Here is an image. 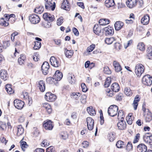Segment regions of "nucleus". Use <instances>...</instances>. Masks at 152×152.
Returning a JSON list of instances; mask_svg holds the SVG:
<instances>
[{
    "label": "nucleus",
    "instance_id": "7ed1b4c3",
    "mask_svg": "<svg viewBox=\"0 0 152 152\" xmlns=\"http://www.w3.org/2000/svg\"><path fill=\"white\" fill-rule=\"evenodd\" d=\"M142 82L144 85L150 86L152 84V77L148 75H145L142 78Z\"/></svg>",
    "mask_w": 152,
    "mask_h": 152
},
{
    "label": "nucleus",
    "instance_id": "c9c22d12",
    "mask_svg": "<svg viewBox=\"0 0 152 152\" xmlns=\"http://www.w3.org/2000/svg\"><path fill=\"white\" fill-rule=\"evenodd\" d=\"M124 92L125 94L128 96H130L132 94V91L129 87L125 88H124Z\"/></svg>",
    "mask_w": 152,
    "mask_h": 152
},
{
    "label": "nucleus",
    "instance_id": "864d4df0",
    "mask_svg": "<svg viewBox=\"0 0 152 152\" xmlns=\"http://www.w3.org/2000/svg\"><path fill=\"white\" fill-rule=\"evenodd\" d=\"M109 140L110 142L113 141L115 138V135L113 132H111L109 134L108 136Z\"/></svg>",
    "mask_w": 152,
    "mask_h": 152
},
{
    "label": "nucleus",
    "instance_id": "39448f33",
    "mask_svg": "<svg viewBox=\"0 0 152 152\" xmlns=\"http://www.w3.org/2000/svg\"><path fill=\"white\" fill-rule=\"evenodd\" d=\"M43 126L45 129L51 130L53 129V125L50 120H47L43 122Z\"/></svg>",
    "mask_w": 152,
    "mask_h": 152
},
{
    "label": "nucleus",
    "instance_id": "c85d7f7f",
    "mask_svg": "<svg viewBox=\"0 0 152 152\" xmlns=\"http://www.w3.org/2000/svg\"><path fill=\"white\" fill-rule=\"evenodd\" d=\"M67 79L69 82L71 84L73 85L75 83V77L72 75L69 74L68 76Z\"/></svg>",
    "mask_w": 152,
    "mask_h": 152
},
{
    "label": "nucleus",
    "instance_id": "ea45409f",
    "mask_svg": "<svg viewBox=\"0 0 152 152\" xmlns=\"http://www.w3.org/2000/svg\"><path fill=\"white\" fill-rule=\"evenodd\" d=\"M60 138L63 140H66L68 137V134L66 132H61L60 135Z\"/></svg>",
    "mask_w": 152,
    "mask_h": 152
},
{
    "label": "nucleus",
    "instance_id": "0e129e2a",
    "mask_svg": "<svg viewBox=\"0 0 152 152\" xmlns=\"http://www.w3.org/2000/svg\"><path fill=\"white\" fill-rule=\"evenodd\" d=\"M123 97V95L122 94H119L116 97V99L117 101H120L121 100Z\"/></svg>",
    "mask_w": 152,
    "mask_h": 152
},
{
    "label": "nucleus",
    "instance_id": "bf43d9fd",
    "mask_svg": "<svg viewBox=\"0 0 152 152\" xmlns=\"http://www.w3.org/2000/svg\"><path fill=\"white\" fill-rule=\"evenodd\" d=\"M46 152H55L54 147L53 146H50L48 148H47Z\"/></svg>",
    "mask_w": 152,
    "mask_h": 152
},
{
    "label": "nucleus",
    "instance_id": "cd10ccee",
    "mask_svg": "<svg viewBox=\"0 0 152 152\" xmlns=\"http://www.w3.org/2000/svg\"><path fill=\"white\" fill-rule=\"evenodd\" d=\"M87 111L88 113L90 115H94L96 114L95 111L92 106L88 107L87 108Z\"/></svg>",
    "mask_w": 152,
    "mask_h": 152
},
{
    "label": "nucleus",
    "instance_id": "f704fd0d",
    "mask_svg": "<svg viewBox=\"0 0 152 152\" xmlns=\"http://www.w3.org/2000/svg\"><path fill=\"white\" fill-rule=\"evenodd\" d=\"M64 52L66 56L68 58H71L73 54V52L72 51L68 50L66 49H65Z\"/></svg>",
    "mask_w": 152,
    "mask_h": 152
},
{
    "label": "nucleus",
    "instance_id": "b1692460",
    "mask_svg": "<svg viewBox=\"0 0 152 152\" xmlns=\"http://www.w3.org/2000/svg\"><path fill=\"white\" fill-rule=\"evenodd\" d=\"M150 18L149 15L146 14L142 18L141 20V22L143 25L148 24Z\"/></svg>",
    "mask_w": 152,
    "mask_h": 152
},
{
    "label": "nucleus",
    "instance_id": "338daca9",
    "mask_svg": "<svg viewBox=\"0 0 152 152\" xmlns=\"http://www.w3.org/2000/svg\"><path fill=\"white\" fill-rule=\"evenodd\" d=\"M10 45V41H7L4 42L3 43V48L4 47L5 48L9 46Z\"/></svg>",
    "mask_w": 152,
    "mask_h": 152
},
{
    "label": "nucleus",
    "instance_id": "ddd939ff",
    "mask_svg": "<svg viewBox=\"0 0 152 152\" xmlns=\"http://www.w3.org/2000/svg\"><path fill=\"white\" fill-rule=\"evenodd\" d=\"M137 1V0H128L126 2V4L129 8H132L136 6Z\"/></svg>",
    "mask_w": 152,
    "mask_h": 152
},
{
    "label": "nucleus",
    "instance_id": "a19ab883",
    "mask_svg": "<svg viewBox=\"0 0 152 152\" xmlns=\"http://www.w3.org/2000/svg\"><path fill=\"white\" fill-rule=\"evenodd\" d=\"M124 117L125 115L124 114V111L122 110H119L118 113V119H121L120 120H124Z\"/></svg>",
    "mask_w": 152,
    "mask_h": 152
},
{
    "label": "nucleus",
    "instance_id": "3c124183",
    "mask_svg": "<svg viewBox=\"0 0 152 152\" xmlns=\"http://www.w3.org/2000/svg\"><path fill=\"white\" fill-rule=\"evenodd\" d=\"M145 141L149 143L152 147V136H147L144 139Z\"/></svg>",
    "mask_w": 152,
    "mask_h": 152
},
{
    "label": "nucleus",
    "instance_id": "393cba45",
    "mask_svg": "<svg viewBox=\"0 0 152 152\" xmlns=\"http://www.w3.org/2000/svg\"><path fill=\"white\" fill-rule=\"evenodd\" d=\"M124 25V23L120 21H117L115 24V27L116 31H119L121 29Z\"/></svg>",
    "mask_w": 152,
    "mask_h": 152
},
{
    "label": "nucleus",
    "instance_id": "9b49d317",
    "mask_svg": "<svg viewBox=\"0 0 152 152\" xmlns=\"http://www.w3.org/2000/svg\"><path fill=\"white\" fill-rule=\"evenodd\" d=\"M14 103L15 107L18 109H22L24 105L23 102L17 99L14 100Z\"/></svg>",
    "mask_w": 152,
    "mask_h": 152
},
{
    "label": "nucleus",
    "instance_id": "1a4fd4ad",
    "mask_svg": "<svg viewBox=\"0 0 152 152\" xmlns=\"http://www.w3.org/2000/svg\"><path fill=\"white\" fill-rule=\"evenodd\" d=\"M29 20L32 23L35 24L38 23L40 21V19L38 16L34 14L29 16Z\"/></svg>",
    "mask_w": 152,
    "mask_h": 152
},
{
    "label": "nucleus",
    "instance_id": "680f3d73",
    "mask_svg": "<svg viewBox=\"0 0 152 152\" xmlns=\"http://www.w3.org/2000/svg\"><path fill=\"white\" fill-rule=\"evenodd\" d=\"M114 47L117 50H119L121 49V46L119 43L116 42L115 44Z\"/></svg>",
    "mask_w": 152,
    "mask_h": 152
},
{
    "label": "nucleus",
    "instance_id": "a18cd8bd",
    "mask_svg": "<svg viewBox=\"0 0 152 152\" xmlns=\"http://www.w3.org/2000/svg\"><path fill=\"white\" fill-rule=\"evenodd\" d=\"M124 145V142L121 140L118 141L116 144V146L118 148H122Z\"/></svg>",
    "mask_w": 152,
    "mask_h": 152
},
{
    "label": "nucleus",
    "instance_id": "423d86ee",
    "mask_svg": "<svg viewBox=\"0 0 152 152\" xmlns=\"http://www.w3.org/2000/svg\"><path fill=\"white\" fill-rule=\"evenodd\" d=\"M86 122L87 123V128L89 130H92L94 126V121L93 119L91 117H88L86 119Z\"/></svg>",
    "mask_w": 152,
    "mask_h": 152
},
{
    "label": "nucleus",
    "instance_id": "0eeeda50",
    "mask_svg": "<svg viewBox=\"0 0 152 152\" xmlns=\"http://www.w3.org/2000/svg\"><path fill=\"white\" fill-rule=\"evenodd\" d=\"M45 99L48 101L53 102L56 100V96L50 92H47L45 95Z\"/></svg>",
    "mask_w": 152,
    "mask_h": 152
},
{
    "label": "nucleus",
    "instance_id": "f257e3e1",
    "mask_svg": "<svg viewBox=\"0 0 152 152\" xmlns=\"http://www.w3.org/2000/svg\"><path fill=\"white\" fill-rule=\"evenodd\" d=\"M144 70V66L141 64H137L135 67V73L138 77H140Z\"/></svg>",
    "mask_w": 152,
    "mask_h": 152
},
{
    "label": "nucleus",
    "instance_id": "09e8293b",
    "mask_svg": "<svg viewBox=\"0 0 152 152\" xmlns=\"http://www.w3.org/2000/svg\"><path fill=\"white\" fill-rule=\"evenodd\" d=\"M137 48L141 51L144 50L145 49V45L143 42L139 43L137 45Z\"/></svg>",
    "mask_w": 152,
    "mask_h": 152
},
{
    "label": "nucleus",
    "instance_id": "4be33fe9",
    "mask_svg": "<svg viewBox=\"0 0 152 152\" xmlns=\"http://www.w3.org/2000/svg\"><path fill=\"white\" fill-rule=\"evenodd\" d=\"M140 100V98L138 95H137L135 97L133 103L132 105L133 107L134 110H135L137 109L138 105V102Z\"/></svg>",
    "mask_w": 152,
    "mask_h": 152
},
{
    "label": "nucleus",
    "instance_id": "72a5a7b5",
    "mask_svg": "<svg viewBox=\"0 0 152 152\" xmlns=\"http://www.w3.org/2000/svg\"><path fill=\"white\" fill-rule=\"evenodd\" d=\"M26 59V57L23 54L21 55L20 57L18 59V62L19 64L22 65L23 64Z\"/></svg>",
    "mask_w": 152,
    "mask_h": 152
},
{
    "label": "nucleus",
    "instance_id": "5fc2aeb1",
    "mask_svg": "<svg viewBox=\"0 0 152 152\" xmlns=\"http://www.w3.org/2000/svg\"><path fill=\"white\" fill-rule=\"evenodd\" d=\"M39 56L37 53H35L33 56V59L35 61H37L39 59Z\"/></svg>",
    "mask_w": 152,
    "mask_h": 152
},
{
    "label": "nucleus",
    "instance_id": "6e6d98bb",
    "mask_svg": "<svg viewBox=\"0 0 152 152\" xmlns=\"http://www.w3.org/2000/svg\"><path fill=\"white\" fill-rule=\"evenodd\" d=\"M64 18L63 17H61L57 20V24L59 26L61 25L63 23Z\"/></svg>",
    "mask_w": 152,
    "mask_h": 152
},
{
    "label": "nucleus",
    "instance_id": "2f4dec72",
    "mask_svg": "<svg viewBox=\"0 0 152 152\" xmlns=\"http://www.w3.org/2000/svg\"><path fill=\"white\" fill-rule=\"evenodd\" d=\"M93 30L94 32L96 34L99 35L101 32V28L97 25H94Z\"/></svg>",
    "mask_w": 152,
    "mask_h": 152
},
{
    "label": "nucleus",
    "instance_id": "a878e982",
    "mask_svg": "<svg viewBox=\"0 0 152 152\" xmlns=\"http://www.w3.org/2000/svg\"><path fill=\"white\" fill-rule=\"evenodd\" d=\"M132 114L130 113L128 116L126 118V120L127 123L129 125H131L132 123V121L133 119V117L132 116Z\"/></svg>",
    "mask_w": 152,
    "mask_h": 152
},
{
    "label": "nucleus",
    "instance_id": "6ab92c4d",
    "mask_svg": "<svg viewBox=\"0 0 152 152\" xmlns=\"http://www.w3.org/2000/svg\"><path fill=\"white\" fill-rule=\"evenodd\" d=\"M7 71L4 69H1L0 71V77L4 80H6L8 78Z\"/></svg>",
    "mask_w": 152,
    "mask_h": 152
},
{
    "label": "nucleus",
    "instance_id": "4468645a",
    "mask_svg": "<svg viewBox=\"0 0 152 152\" xmlns=\"http://www.w3.org/2000/svg\"><path fill=\"white\" fill-rule=\"evenodd\" d=\"M43 18L45 20L49 22H52L54 19L53 15L48 13H44L43 15Z\"/></svg>",
    "mask_w": 152,
    "mask_h": 152
},
{
    "label": "nucleus",
    "instance_id": "aec40b11",
    "mask_svg": "<svg viewBox=\"0 0 152 152\" xmlns=\"http://www.w3.org/2000/svg\"><path fill=\"white\" fill-rule=\"evenodd\" d=\"M113 65L116 72H119L121 70V66L119 63L117 61H114L113 62Z\"/></svg>",
    "mask_w": 152,
    "mask_h": 152
},
{
    "label": "nucleus",
    "instance_id": "9d476101",
    "mask_svg": "<svg viewBox=\"0 0 152 152\" xmlns=\"http://www.w3.org/2000/svg\"><path fill=\"white\" fill-rule=\"evenodd\" d=\"M49 67V64L47 62L45 61L43 63L41 67V69L44 75L47 74Z\"/></svg>",
    "mask_w": 152,
    "mask_h": 152
},
{
    "label": "nucleus",
    "instance_id": "e433bc0d",
    "mask_svg": "<svg viewBox=\"0 0 152 152\" xmlns=\"http://www.w3.org/2000/svg\"><path fill=\"white\" fill-rule=\"evenodd\" d=\"M147 56L149 59H152V50L151 46L148 47L147 50Z\"/></svg>",
    "mask_w": 152,
    "mask_h": 152
},
{
    "label": "nucleus",
    "instance_id": "f3484780",
    "mask_svg": "<svg viewBox=\"0 0 152 152\" xmlns=\"http://www.w3.org/2000/svg\"><path fill=\"white\" fill-rule=\"evenodd\" d=\"M38 86L40 91L43 92L45 90V82L42 80H40L38 83Z\"/></svg>",
    "mask_w": 152,
    "mask_h": 152
},
{
    "label": "nucleus",
    "instance_id": "412c9836",
    "mask_svg": "<svg viewBox=\"0 0 152 152\" xmlns=\"http://www.w3.org/2000/svg\"><path fill=\"white\" fill-rule=\"evenodd\" d=\"M61 8L67 10H69L70 8L69 6L68 1L67 0H64L62 3L61 5Z\"/></svg>",
    "mask_w": 152,
    "mask_h": 152
},
{
    "label": "nucleus",
    "instance_id": "69168bd1",
    "mask_svg": "<svg viewBox=\"0 0 152 152\" xmlns=\"http://www.w3.org/2000/svg\"><path fill=\"white\" fill-rule=\"evenodd\" d=\"M72 31L75 35L76 36H78L79 33L77 29L76 28H73L72 29Z\"/></svg>",
    "mask_w": 152,
    "mask_h": 152
},
{
    "label": "nucleus",
    "instance_id": "37998d69",
    "mask_svg": "<svg viewBox=\"0 0 152 152\" xmlns=\"http://www.w3.org/2000/svg\"><path fill=\"white\" fill-rule=\"evenodd\" d=\"M115 40V39L113 37L107 38L105 39V42L108 44H110Z\"/></svg>",
    "mask_w": 152,
    "mask_h": 152
},
{
    "label": "nucleus",
    "instance_id": "5701e85b",
    "mask_svg": "<svg viewBox=\"0 0 152 152\" xmlns=\"http://www.w3.org/2000/svg\"><path fill=\"white\" fill-rule=\"evenodd\" d=\"M111 88L113 92H118L120 89L119 85L116 83H113L111 86Z\"/></svg>",
    "mask_w": 152,
    "mask_h": 152
},
{
    "label": "nucleus",
    "instance_id": "bb28decb",
    "mask_svg": "<svg viewBox=\"0 0 152 152\" xmlns=\"http://www.w3.org/2000/svg\"><path fill=\"white\" fill-rule=\"evenodd\" d=\"M105 4L107 7L109 8L114 6L115 3L114 0H106L105 2Z\"/></svg>",
    "mask_w": 152,
    "mask_h": 152
},
{
    "label": "nucleus",
    "instance_id": "774afa93",
    "mask_svg": "<svg viewBox=\"0 0 152 152\" xmlns=\"http://www.w3.org/2000/svg\"><path fill=\"white\" fill-rule=\"evenodd\" d=\"M132 43V40H130L128 41L127 43H126L125 44L124 46L125 47V48H126L128 47Z\"/></svg>",
    "mask_w": 152,
    "mask_h": 152
},
{
    "label": "nucleus",
    "instance_id": "20e7f679",
    "mask_svg": "<svg viewBox=\"0 0 152 152\" xmlns=\"http://www.w3.org/2000/svg\"><path fill=\"white\" fill-rule=\"evenodd\" d=\"M144 111V116L146 122H148L152 120V114L148 109L145 110Z\"/></svg>",
    "mask_w": 152,
    "mask_h": 152
},
{
    "label": "nucleus",
    "instance_id": "603ef678",
    "mask_svg": "<svg viewBox=\"0 0 152 152\" xmlns=\"http://www.w3.org/2000/svg\"><path fill=\"white\" fill-rule=\"evenodd\" d=\"M106 92L107 95L109 97H112L114 94L113 91H112L110 90V89H107L106 91Z\"/></svg>",
    "mask_w": 152,
    "mask_h": 152
},
{
    "label": "nucleus",
    "instance_id": "79ce46f5",
    "mask_svg": "<svg viewBox=\"0 0 152 152\" xmlns=\"http://www.w3.org/2000/svg\"><path fill=\"white\" fill-rule=\"evenodd\" d=\"M23 138L20 141V146L22 150L23 151H25L26 148L27 147L28 145L26 142L23 141Z\"/></svg>",
    "mask_w": 152,
    "mask_h": 152
},
{
    "label": "nucleus",
    "instance_id": "f8f14e48",
    "mask_svg": "<svg viewBox=\"0 0 152 152\" xmlns=\"http://www.w3.org/2000/svg\"><path fill=\"white\" fill-rule=\"evenodd\" d=\"M63 77V75L61 72L59 70H57L53 77V80L55 81H60Z\"/></svg>",
    "mask_w": 152,
    "mask_h": 152
},
{
    "label": "nucleus",
    "instance_id": "6e6552de",
    "mask_svg": "<svg viewBox=\"0 0 152 152\" xmlns=\"http://www.w3.org/2000/svg\"><path fill=\"white\" fill-rule=\"evenodd\" d=\"M50 62L53 66L57 67L60 65L59 60L54 56H52L50 59Z\"/></svg>",
    "mask_w": 152,
    "mask_h": 152
},
{
    "label": "nucleus",
    "instance_id": "052dcab7",
    "mask_svg": "<svg viewBox=\"0 0 152 152\" xmlns=\"http://www.w3.org/2000/svg\"><path fill=\"white\" fill-rule=\"evenodd\" d=\"M104 72L107 74H110L111 73V71L110 70L108 67L107 66L104 67Z\"/></svg>",
    "mask_w": 152,
    "mask_h": 152
},
{
    "label": "nucleus",
    "instance_id": "49530a36",
    "mask_svg": "<svg viewBox=\"0 0 152 152\" xmlns=\"http://www.w3.org/2000/svg\"><path fill=\"white\" fill-rule=\"evenodd\" d=\"M41 43L38 41L35 42V45L33 47L34 50H36L39 49L41 47Z\"/></svg>",
    "mask_w": 152,
    "mask_h": 152
},
{
    "label": "nucleus",
    "instance_id": "2eb2a0df",
    "mask_svg": "<svg viewBox=\"0 0 152 152\" xmlns=\"http://www.w3.org/2000/svg\"><path fill=\"white\" fill-rule=\"evenodd\" d=\"M104 31L106 35H112L114 32V30L113 27L110 26L105 27L104 28Z\"/></svg>",
    "mask_w": 152,
    "mask_h": 152
},
{
    "label": "nucleus",
    "instance_id": "58836bf2",
    "mask_svg": "<svg viewBox=\"0 0 152 152\" xmlns=\"http://www.w3.org/2000/svg\"><path fill=\"white\" fill-rule=\"evenodd\" d=\"M24 132V129L21 125L18 126L17 127V135L19 136L23 134Z\"/></svg>",
    "mask_w": 152,
    "mask_h": 152
},
{
    "label": "nucleus",
    "instance_id": "4d7b16f0",
    "mask_svg": "<svg viewBox=\"0 0 152 152\" xmlns=\"http://www.w3.org/2000/svg\"><path fill=\"white\" fill-rule=\"evenodd\" d=\"M95 46V45L94 44L91 45L87 48V51L88 52L92 51L94 48Z\"/></svg>",
    "mask_w": 152,
    "mask_h": 152
},
{
    "label": "nucleus",
    "instance_id": "c756f323",
    "mask_svg": "<svg viewBox=\"0 0 152 152\" xmlns=\"http://www.w3.org/2000/svg\"><path fill=\"white\" fill-rule=\"evenodd\" d=\"M110 23L109 20L107 19H102L99 21V24L102 26H104Z\"/></svg>",
    "mask_w": 152,
    "mask_h": 152
},
{
    "label": "nucleus",
    "instance_id": "8fccbe9b",
    "mask_svg": "<svg viewBox=\"0 0 152 152\" xmlns=\"http://www.w3.org/2000/svg\"><path fill=\"white\" fill-rule=\"evenodd\" d=\"M0 24L4 26H7L8 25L9 23L6 22L3 18H2L0 19Z\"/></svg>",
    "mask_w": 152,
    "mask_h": 152
},
{
    "label": "nucleus",
    "instance_id": "f03ea898",
    "mask_svg": "<svg viewBox=\"0 0 152 152\" xmlns=\"http://www.w3.org/2000/svg\"><path fill=\"white\" fill-rule=\"evenodd\" d=\"M118 110V107L116 105H111L108 109V113L110 116L114 117L117 114Z\"/></svg>",
    "mask_w": 152,
    "mask_h": 152
},
{
    "label": "nucleus",
    "instance_id": "473e14b6",
    "mask_svg": "<svg viewBox=\"0 0 152 152\" xmlns=\"http://www.w3.org/2000/svg\"><path fill=\"white\" fill-rule=\"evenodd\" d=\"M5 90L7 93L10 94H13L14 92L11 88V85L9 84L6 85Z\"/></svg>",
    "mask_w": 152,
    "mask_h": 152
},
{
    "label": "nucleus",
    "instance_id": "dca6fc26",
    "mask_svg": "<svg viewBox=\"0 0 152 152\" xmlns=\"http://www.w3.org/2000/svg\"><path fill=\"white\" fill-rule=\"evenodd\" d=\"M117 127L120 130H123L126 128V124L124 120H120L117 124Z\"/></svg>",
    "mask_w": 152,
    "mask_h": 152
},
{
    "label": "nucleus",
    "instance_id": "de8ad7c7",
    "mask_svg": "<svg viewBox=\"0 0 152 152\" xmlns=\"http://www.w3.org/2000/svg\"><path fill=\"white\" fill-rule=\"evenodd\" d=\"M111 82V78L110 77H107L105 81L104 86L105 87H108L110 85Z\"/></svg>",
    "mask_w": 152,
    "mask_h": 152
},
{
    "label": "nucleus",
    "instance_id": "e2e57ef3",
    "mask_svg": "<svg viewBox=\"0 0 152 152\" xmlns=\"http://www.w3.org/2000/svg\"><path fill=\"white\" fill-rule=\"evenodd\" d=\"M34 131L33 132V134L34 136H37L39 134V132L37 127H34L33 129Z\"/></svg>",
    "mask_w": 152,
    "mask_h": 152
},
{
    "label": "nucleus",
    "instance_id": "13d9d810",
    "mask_svg": "<svg viewBox=\"0 0 152 152\" xmlns=\"http://www.w3.org/2000/svg\"><path fill=\"white\" fill-rule=\"evenodd\" d=\"M81 86L82 91L83 92H85L87 91V89L85 84L84 83H82L81 84Z\"/></svg>",
    "mask_w": 152,
    "mask_h": 152
},
{
    "label": "nucleus",
    "instance_id": "4c0bfd02",
    "mask_svg": "<svg viewBox=\"0 0 152 152\" xmlns=\"http://www.w3.org/2000/svg\"><path fill=\"white\" fill-rule=\"evenodd\" d=\"M71 95L72 98L75 99H78L81 95V94L80 93L73 92L71 94Z\"/></svg>",
    "mask_w": 152,
    "mask_h": 152
},
{
    "label": "nucleus",
    "instance_id": "a211bd4d",
    "mask_svg": "<svg viewBox=\"0 0 152 152\" xmlns=\"http://www.w3.org/2000/svg\"><path fill=\"white\" fill-rule=\"evenodd\" d=\"M137 150L139 152H146L147 148L144 144H141L137 146Z\"/></svg>",
    "mask_w": 152,
    "mask_h": 152
},
{
    "label": "nucleus",
    "instance_id": "7c9ffc66",
    "mask_svg": "<svg viewBox=\"0 0 152 152\" xmlns=\"http://www.w3.org/2000/svg\"><path fill=\"white\" fill-rule=\"evenodd\" d=\"M43 107L46 109L47 112L50 114L52 110L50 105L48 103H44L43 104Z\"/></svg>",
    "mask_w": 152,
    "mask_h": 152
},
{
    "label": "nucleus",
    "instance_id": "c03bdc74",
    "mask_svg": "<svg viewBox=\"0 0 152 152\" xmlns=\"http://www.w3.org/2000/svg\"><path fill=\"white\" fill-rule=\"evenodd\" d=\"M43 10V8L42 7H37L35 9L34 12H35L38 14L41 13Z\"/></svg>",
    "mask_w": 152,
    "mask_h": 152
}]
</instances>
